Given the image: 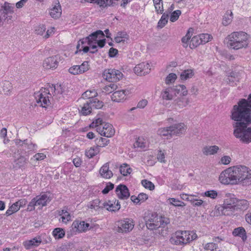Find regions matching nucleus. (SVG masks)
Listing matches in <instances>:
<instances>
[{
	"label": "nucleus",
	"mask_w": 251,
	"mask_h": 251,
	"mask_svg": "<svg viewBox=\"0 0 251 251\" xmlns=\"http://www.w3.org/2000/svg\"><path fill=\"white\" fill-rule=\"evenodd\" d=\"M230 118L234 121L232 124L233 134L245 143L251 142V94L247 99L240 100L231 110Z\"/></svg>",
	"instance_id": "1"
},
{
	"label": "nucleus",
	"mask_w": 251,
	"mask_h": 251,
	"mask_svg": "<svg viewBox=\"0 0 251 251\" xmlns=\"http://www.w3.org/2000/svg\"><path fill=\"white\" fill-rule=\"evenodd\" d=\"M250 36L243 31L233 32L227 37V45L234 50L246 48L249 45Z\"/></svg>",
	"instance_id": "2"
},
{
	"label": "nucleus",
	"mask_w": 251,
	"mask_h": 251,
	"mask_svg": "<svg viewBox=\"0 0 251 251\" xmlns=\"http://www.w3.org/2000/svg\"><path fill=\"white\" fill-rule=\"evenodd\" d=\"M197 235L193 231L178 230L170 239V242L174 245H183L196 239Z\"/></svg>",
	"instance_id": "3"
},
{
	"label": "nucleus",
	"mask_w": 251,
	"mask_h": 251,
	"mask_svg": "<svg viewBox=\"0 0 251 251\" xmlns=\"http://www.w3.org/2000/svg\"><path fill=\"white\" fill-rule=\"evenodd\" d=\"M56 85L52 84L48 85L47 87L42 88L39 94H37L36 96V101L38 104H40V106L43 107H47L50 104V100H49L50 95V97H55L56 95Z\"/></svg>",
	"instance_id": "4"
},
{
	"label": "nucleus",
	"mask_w": 251,
	"mask_h": 251,
	"mask_svg": "<svg viewBox=\"0 0 251 251\" xmlns=\"http://www.w3.org/2000/svg\"><path fill=\"white\" fill-rule=\"evenodd\" d=\"M169 223L168 219L158 217L156 214H152L151 217L146 221V226L150 230H153L160 227H164Z\"/></svg>",
	"instance_id": "5"
},
{
	"label": "nucleus",
	"mask_w": 251,
	"mask_h": 251,
	"mask_svg": "<svg viewBox=\"0 0 251 251\" xmlns=\"http://www.w3.org/2000/svg\"><path fill=\"white\" fill-rule=\"evenodd\" d=\"M97 96L98 93L95 90H87L83 93L82 97L79 100H90L91 101L92 106L94 108L100 109L102 107L103 104L102 101L99 100L96 98Z\"/></svg>",
	"instance_id": "6"
},
{
	"label": "nucleus",
	"mask_w": 251,
	"mask_h": 251,
	"mask_svg": "<svg viewBox=\"0 0 251 251\" xmlns=\"http://www.w3.org/2000/svg\"><path fill=\"white\" fill-rule=\"evenodd\" d=\"M220 181L224 184H236L234 170L232 168H229L223 171L219 177Z\"/></svg>",
	"instance_id": "7"
},
{
	"label": "nucleus",
	"mask_w": 251,
	"mask_h": 251,
	"mask_svg": "<svg viewBox=\"0 0 251 251\" xmlns=\"http://www.w3.org/2000/svg\"><path fill=\"white\" fill-rule=\"evenodd\" d=\"M103 77L109 82H117L123 78V74L118 70L108 69L104 71Z\"/></svg>",
	"instance_id": "8"
},
{
	"label": "nucleus",
	"mask_w": 251,
	"mask_h": 251,
	"mask_svg": "<svg viewBox=\"0 0 251 251\" xmlns=\"http://www.w3.org/2000/svg\"><path fill=\"white\" fill-rule=\"evenodd\" d=\"M14 4L7 2H5L3 5L1 6L0 12L2 16L4 21L8 22L9 20H11L12 18L11 15L14 12Z\"/></svg>",
	"instance_id": "9"
},
{
	"label": "nucleus",
	"mask_w": 251,
	"mask_h": 251,
	"mask_svg": "<svg viewBox=\"0 0 251 251\" xmlns=\"http://www.w3.org/2000/svg\"><path fill=\"white\" fill-rule=\"evenodd\" d=\"M97 132L101 135L107 138L112 137L115 134L113 126L109 123H104L102 126L97 127Z\"/></svg>",
	"instance_id": "10"
},
{
	"label": "nucleus",
	"mask_w": 251,
	"mask_h": 251,
	"mask_svg": "<svg viewBox=\"0 0 251 251\" xmlns=\"http://www.w3.org/2000/svg\"><path fill=\"white\" fill-rule=\"evenodd\" d=\"M134 227L132 220L126 219L119 222L117 231L118 232H127L131 231Z\"/></svg>",
	"instance_id": "11"
},
{
	"label": "nucleus",
	"mask_w": 251,
	"mask_h": 251,
	"mask_svg": "<svg viewBox=\"0 0 251 251\" xmlns=\"http://www.w3.org/2000/svg\"><path fill=\"white\" fill-rule=\"evenodd\" d=\"M59 58L58 55L48 57L43 61V66L46 69H55L58 66Z\"/></svg>",
	"instance_id": "12"
},
{
	"label": "nucleus",
	"mask_w": 251,
	"mask_h": 251,
	"mask_svg": "<svg viewBox=\"0 0 251 251\" xmlns=\"http://www.w3.org/2000/svg\"><path fill=\"white\" fill-rule=\"evenodd\" d=\"M104 37V34L103 31L100 30H98L90 34L88 36L82 38L81 41V44H86V42H90L91 41H92L93 42H95V43H97V41H98L99 39L103 38Z\"/></svg>",
	"instance_id": "13"
},
{
	"label": "nucleus",
	"mask_w": 251,
	"mask_h": 251,
	"mask_svg": "<svg viewBox=\"0 0 251 251\" xmlns=\"http://www.w3.org/2000/svg\"><path fill=\"white\" fill-rule=\"evenodd\" d=\"M89 226V224L84 221L75 220L73 223L71 228L73 232H82L87 230Z\"/></svg>",
	"instance_id": "14"
},
{
	"label": "nucleus",
	"mask_w": 251,
	"mask_h": 251,
	"mask_svg": "<svg viewBox=\"0 0 251 251\" xmlns=\"http://www.w3.org/2000/svg\"><path fill=\"white\" fill-rule=\"evenodd\" d=\"M115 192L118 198L121 200L127 199L130 196L129 190L124 184H120L116 188Z\"/></svg>",
	"instance_id": "15"
},
{
	"label": "nucleus",
	"mask_w": 251,
	"mask_h": 251,
	"mask_svg": "<svg viewBox=\"0 0 251 251\" xmlns=\"http://www.w3.org/2000/svg\"><path fill=\"white\" fill-rule=\"evenodd\" d=\"M150 64L145 62L138 64L134 69L135 73L139 75H147L150 72Z\"/></svg>",
	"instance_id": "16"
},
{
	"label": "nucleus",
	"mask_w": 251,
	"mask_h": 251,
	"mask_svg": "<svg viewBox=\"0 0 251 251\" xmlns=\"http://www.w3.org/2000/svg\"><path fill=\"white\" fill-rule=\"evenodd\" d=\"M171 132L173 136H180L183 134L186 130V126L184 123H179L170 126Z\"/></svg>",
	"instance_id": "17"
},
{
	"label": "nucleus",
	"mask_w": 251,
	"mask_h": 251,
	"mask_svg": "<svg viewBox=\"0 0 251 251\" xmlns=\"http://www.w3.org/2000/svg\"><path fill=\"white\" fill-rule=\"evenodd\" d=\"M128 90H118L114 92L111 96V100L116 102H120L126 99V96L129 94Z\"/></svg>",
	"instance_id": "18"
},
{
	"label": "nucleus",
	"mask_w": 251,
	"mask_h": 251,
	"mask_svg": "<svg viewBox=\"0 0 251 251\" xmlns=\"http://www.w3.org/2000/svg\"><path fill=\"white\" fill-rule=\"evenodd\" d=\"M189 100L184 96L178 97L174 100L173 106L176 110L186 107L189 103Z\"/></svg>",
	"instance_id": "19"
},
{
	"label": "nucleus",
	"mask_w": 251,
	"mask_h": 251,
	"mask_svg": "<svg viewBox=\"0 0 251 251\" xmlns=\"http://www.w3.org/2000/svg\"><path fill=\"white\" fill-rule=\"evenodd\" d=\"M238 183L245 186L251 185V170L249 168H246Z\"/></svg>",
	"instance_id": "20"
},
{
	"label": "nucleus",
	"mask_w": 251,
	"mask_h": 251,
	"mask_svg": "<svg viewBox=\"0 0 251 251\" xmlns=\"http://www.w3.org/2000/svg\"><path fill=\"white\" fill-rule=\"evenodd\" d=\"M238 183L245 186L251 185V170L249 168H246Z\"/></svg>",
	"instance_id": "21"
},
{
	"label": "nucleus",
	"mask_w": 251,
	"mask_h": 251,
	"mask_svg": "<svg viewBox=\"0 0 251 251\" xmlns=\"http://www.w3.org/2000/svg\"><path fill=\"white\" fill-rule=\"evenodd\" d=\"M87 1L92 3H95L102 8L107 7L108 6H114L117 4V2L114 1H118L119 0H86Z\"/></svg>",
	"instance_id": "22"
},
{
	"label": "nucleus",
	"mask_w": 251,
	"mask_h": 251,
	"mask_svg": "<svg viewBox=\"0 0 251 251\" xmlns=\"http://www.w3.org/2000/svg\"><path fill=\"white\" fill-rule=\"evenodd\" d=\"M62 9L59 2L52 5V7L50 9V15L51 18L56 19L61 17Z\"/></svg>",
	"instance_id": "23"
},
{
	"label": "nucleus",
	"mask_w": 251,
	"mask_h": 251,
	"mask_svg": "<svg viewBox=\"0 0 251 251\" xmlns=\"http://www.w3.org/2000/svg\"><path fill=\"white\" fill-rule=\"evenodd\" d=\"M100 176L103 178L109 179L113 175L112 172L109 170V163H105L100 169Z\"/></svg>",
	"instance_id": "24"
},
{
	"label": "nucleus",
	"mask_w": 251,
	"mask_h": 251,
	"mask_svg": "<svg viewBox=\"0 0 251 251\" xmlns=\"http://www.w3.org/2000/svg\"><path fill=\"white\" fill-rule=\"evenodd\" d=\"M41 242V238L40 237H35L32 239L24 242L23 243V245L26 249L29 250L38 246Z\"/></svg>",
	"instance_id": "25"
},
{
	"label": "nucleus",
	"mask_w": 251,
	"mask_h": 251,
	"mask_svg": "<svg viewBox=\"0 0 251 251\" xmlns=\"http://www.w3.org/2000/svg\"><path fill=\"white\" fill-rule=\"evenodd\" d=\"M49 194L45 193L35 197L37 205L41 207L46 206L47 203H49L51 201Z\"/></svg>",
	"instance_id": "26"
},
{
	"label": "nucleus",
	"mask_w": 251,
	"mask_h": 251,
	"mask_svg": "<svg viewBox=\"0 0 251 251\" xmlns=\"http://www.w3.org/2000/svg\"><path fill=\"white\" fill-rule=\"evenodd\" d=\"M12 89L11 83L5 80L0 84V92L4 95H10Z\"/></svg>",
	"instance_id": "27"
},
{
	"label": "nucleus",
	"mask_w": 251,
	"mask_h": 251,
	"mask_svg": "<svg viewBox=\"0 0 251 251\" xmlns=\"http://www.w3.org/2000/svg\"><path fill=\"white\" fill-rule=\"evenodd\" d=\"M93 107L94 108L91 101L90 100H85L83 102L82 106H81L80 111L83 115H87L91 113Z\"/></svg>",
	"instance_id": "28"
},
{
	"label": "nucleus",
	"mask_w": 251,
	"mask_h": 251,
	"mask_svg": "<svg viewBox=\"0 0 251 251\" xmlns=\"http://www.w3.org/2000/svg\"><path fill=\"white\" fill-rule=\"evenodd\" d=\"M107 204L101 203L99 199H96L90 201L87 205V207L91 209L98 210L99 209H103L105 207Z\"/></svg>",
	"instance_id": "29"
},
{
	"label": "nucleus",
	"mask_w": 251,
	"mask_h": 251,
	"mask_svg": "<svg viewBox=\"0 0 251 251\" xmlns=\"http://www.w3.org/2000/svg\"><path fill=\"white\" fill-rule=\"evenodd\" d=\"M247 167L245 166H236L232 167V170H234L235 179H236V184L242 177L243 173Z\"/></svg>",
	"instance_id": "30"
},
{
	"label": "nucleus",
	"mask_w": 251,
	"mask_h": 251,
	"mask_svg": "<svg viewBox=\"0 0 251 251\" xmlns=\"http://www.w3.org/2000/svg\"><path fill=\"white\" fill-rule=\"evenodd\" d=\"M219 150V148L216 145L204 147L202 149L203 153L206 155L216 154Z\"/></svg>",
	"instance_id": "31"
},
{
	"label": "nucleus",
	"mask_w": 251,
	"mask_h": 251,
	"mask_svg": "<svg viewBox=\"0 0 251 251\" xmlns=\"http://www.w3.org/2000/svg\"><path fill=\"white\" fill-rule=\"evenodd\" d=\"M103 203L107 204V205H105V208L107 210L110 211H117L121 207L120 202L118 200H115L114 203H112L110 201H109L108 202H103Z\"/></svg>",
	"instance_id": "32"
},
{
	"label": "nucleus",
	"mask_w": 251,
	"mask_h": 251,
	"mask_svg": "<svg viewBox=\"0 0 251 251\" xmlns=\"http://www.w3.org/2000/svg\"><path fill=\"white\" fill-rule=\"evenodd\" d=\"M171 88L173 89V92H175V95L180 94L182 96H185L187 95V90L184 85H177Z\"/></svg>",
	"instance_id": "33"
},
{
	"label": "nucleus",
	"mask_w": 251,
	"mask_h": 251,
	"mask_svg": "<svg viewBox=\"0 0 251 251\" xmlns=\"http://www.w3.org/2000/svg\"><path fill=\"white\" fill-rule=\"evenodd\" d=\"M232 234L235 236L241 237L243 241L247 239L246 232L243 227H239L235 228L232 232Z\"/></svg>",
	"instance_id": "34"
},
{
	"label": "nucleus",
	"mask_w": 251,
	"mask_h": 251,
	"mask_svg": "<svg viewBox=\"0 0 251 251\" xmlns=\"http://www.w3.org/2000/svg\"><path fill=\"white\" fill-rule=\"evenodd\" d=\"M171 131V129L170 128V126L160 128L157 130V134L161 136H167L168 139L172 137Z\"/></svg>",
	"instance_id": "35"
},
{
	"label": "nucleus",
	"mask_w": 251,
	"mask_h": 251,
	"mask_svg": "<svg viewBox=\"0 0 251 251\" xmlns=\"http://www.w3.org/2000/svg\"><path fill=\"white\" fill-rule=\"evenodd\" d=\"M237 201V199L235 198L234 194L231 193L226 194V199L224 202L225 204L229 205L230 203L236 204Z\"/></svg>",
	"instance_id": "36"
},
{
	"label": "nucleus",
	"mask_w": 251,
	"mask_h": 251,
	"mask_svg": "<svg viewBox=\"0 0 251 251\" xmlns=\"http://www.w3.org/2000/svg\"><path fill=\"white\" fill-rule=\"evenodd\" d=\"M65 234L64 230L62 228H55L52 231V235L55 239L63 238Z\"/></svg>",
	"instance_id": "37"
},
{
	"label": "nucleus",
	"mask_w": 251,
	"mask_h": 251,
	"mask_svg": "<svg viewBox=\"0 0 251 251\" xmlns=\"http://www.w3.org/2000/svg\"><path fill=\"white\" fill-rule=\"evenodd\" d=\"M95 142L97 145L96 146L100 149V147H104L107 146L109 143V140L100 137V138H97Z\"/></svg>",
	"instance_id": "38"
},
{
	"label": "nucleus",
	"mask_w": 251,
	"mask_h": 251,
	"mask_svg": "<svg viewBox=\"0 0 251 251\" xmlns=\"http://www.w3.org/2000/svg\"><path fill=\"white\" fill-rule=\"evenodd\" d=\"M232 12L230 10H227L223 17L222 24L224 25H227L232 21Z\"/></svg>",
	"instance_id": "39"
},
{
	"label": "nucleus",
	"mask_w": 251,
	"mask_h": 251,
	"mask_svg": "<svg viewBox=\"0 0 251 251\" xmlns=\"http://www.w3.org/2000/svg\"><path fill=\"white\" fill-rule=\"evenodd\" d=\"M100 151V149L96 146L95 148L91 147L90 149L85 151V155L89 158L93 157L97 155Z\"/></svg>",
	"instance_id": "40"
},
{
	"label": "nucleus",
	"mask_w": 251,
	"mask_h": 251,
	"mask_svg": "<svg viewBox=\"0 0 251 251\" xmlns=\"http://www.w3.org/2000/svg\"><path fill=\"white\" fill-rule=\"evenodd\" d=\"M172 92H173V89L171 88L166 89L161 93L162 99L166 100H171L173 99V96L171 94Z\"/></svg>",
	"instance_id": "41"
},
{
	"label": "nucleus",
	"mask_w": 251,
	"mask_h": 251,
	"mask_svg": "<svg viewBox=\"0 0 251 251\" xmlns=\"http://www.w3.org/2000/svg\"><path fill=\"white\" fill-rule=\"evenodd\" d=\"M117 85L116 84L111 83L104 86L103 88L102 92L106 94H109L115 91L117 89Z\"/></svg>",
	"instance_id": "42"
},
{
	"label": "nucleus",
	"mask_w": 251,
	"mask_h": 251,
	"mask_svg": "<svg viewBox=\"0 0 251 251\" xmlns=\"http://www.w3.org/2000/svg\"><path fill=\"white\" fill-rule=\"evenodd\" d=\"M59 215L61 216L62 222L64 223H67V222L71 220V216L70 213L67 211V210L64 209L59 211Z\"/></svg>",
	"instance_id": "43"
},
{
	"label": "nucleus",
	"mask_w": 251,
	"mask_h": 251,
	"mask_svg": "<svg viewBox=\"0 0 251 251\" xmlns=\"http://www.w3.org/2000/svg\"><path fill=\"white\" fill-rule=\"evenodd\" d=\"M201 44V42L199 35L195 36L191 39L189 47L191 49H194L197 47Z\"/></svg>",
	"instance_id": "44"
},
{
	"label": "nucleus",
	"mask_w": 251,
	"mask_h": 251,
	"mask_svg": "<svg viewBox=\"0 0 251 251\" xmlns=\"http://www.w3.org/2000/svg\"><path fill=\"white\" fill-rule=\"evenodd\" d=\"M169 15L165 13L162 14V16L158 23L157 26L162 28H163L168 23Z\"/></svg>",
	"instance_id": "45"
},
{
	"label": "nucleus",
	"mask_w": 251,
	"mask_h": 251,
	"mask_svg": "<svg viewBox=\"0 0 251 251\" xmlns=\"http://www.w3.org/2000/svg\"><path fill=\"white\" fill-rule=\"evenodd\" d=\"M19 209V207L16 202L9 207V208L6 211L5 215L7 216H10L12 214L17 212Z\"/></svg>",
	"instance_id": "46"
},
{
	"label": "nucleus",
	"mask_w": 251,
	"mask_h": 251,
	"mask_svg": "<svg viewBox=\"0 0 251 251\" xmlns=\"http://www.w3.org/2000/svg\"><path fill=\"white\" fill-rule=\"evenodd\" d=\"M120 172L123 176H126L131 173V169L126 164H123L120 167Z\"/></svg>",
	"instance_id": "47"
},
{
	"label": "nucleus",
	"mask_w": 251,
	"mask_h": 251,
	"mask_svg": "<svg viewBox=\"0 0 251 251\" xmlns=\"http://www.w3.org/2000/svg\"><path fill=\"white\" fill-rule=\"evenodd\" d=\"M237 208H240L242 210L247 209L248 207L249 203L247 200H238L236 204Z\"/></svg>",
	"instance_id": "48"
},
{
	"label": "nucleus",
	"mask_w": 251,
	"mask_h": 251,
	"mask_svg": "<svg viewBox=\"0 0 251 251\" xmlns=\"http://www.w3.org/2000/svg\"><path fill=\"white\" fill-rule=\"evenodd\" d=\"M27 162V159L25 157L21 156L15 160V167L18 168L23 167L25 166Z\"/></svg>",
	"instance_id": "49"
},
{
	"label": "nucleus",
	"mask_w": 251,
	"mask_h": 251,
	"mask_svg": "<svg viewBox=\"0 0 251 251\" xmlns=\"http://www.w3.org/2000/svg\"><path fill=\"white\" fill-rule=\"evenodd\" d=\"M193 72L192 70H185L181 73L180 78L182 80H186L192 77Z\"/></svg>",
	"instance_id": "50"
},
{
	"label": "nucleus",
	"mask_w": 251,
	"mask_h": 251,
	"mask_svg": "<svg viewBox=\"0 0 251 251\" xmlns=\"http://www.w3.org/2000/svg\"><path fill=\"white\" fill-rule=\"evenodd\" d=\"M81 40L82 39L79 40L78 42V44L76 46V49L77 50L75 52V53H77L78 51H81V50H82L84 53H86L89 50V47L88 46H86V44H81Z\"/></svg>",
	"instance_id": "51"
},
{
	"label": "nucleus",
	"mask_w": 251,
	"mask_h": 251,
	"mask_svg": "<svg viewBox=\"0 0 251 251\" xmlns=\"http://www.w3.org/2000/svg\"><path fill=\"white\" fill-rule=\"evenodd\" d=\"M98 116H99L98 115L97 118L96 119L95 121H93L90 125V127H96L97 130L98 127L102 126L104 124V123L103 122L102 119Z\"/></svg>",
	"instance_id": "52"
},
{
	"label": "nucleus",
	"mask_w": 251,
	"mask_h": 251,
	"mask_svg": "<svg viewBox=\"0 0 251 251\" xmlns=\"http://www.w3.org/2000/svg\"><path fill=\"white\" fill-rule=\"evenodd\" d=\"M144 141V138L139 137L134 144V146L135 148L145 149L146 148V142Z\"/></svg>",
	"instance_id": "53"
},
{
	"label": "nucleus",
	"mask_w": 251,
	"mask_h": 251,
	"mask_svg": "<svg viewBox=\"0 0 251 251\" xmlns=\"http://www.w3.org/2000/svg\"><path fill=\"white\" fill-rule=\"evenodd\" d=\"M199 36L200 38L201 44H205L209 42L212 38L211 36L208 34H201L199 35Z\"/></svg>",
	"instance_id": "54"
},
{
	"label": "nucleus",
	"mask_w": 251,
	"mask_h": 251,
	"mask_svg": "<svg viewBox=\"0 0 251 251\" xmlns=\"http://www.w3.org/2000/svg\"><path fill=\"white\" fill-rule=\"evenodd\" d=\"M141 183L145 188L149 189L150 190H152L154 189V184L149 180L147 179L142 180Z\"/></svg>",
	"instance_id": "55"
},
{
	"label": "nucleus",
	"mask_w": 251,
	"mask_h": 251,
	"mask_svg": "<svg viewBox=\"0 0 251 251\" xmlns=\"http://www.w3.org/2000/svg\"><path fill=\"white\" fill-rule=\"evenodd\" d=\"M26 144H25L24 149L27 150V151H34L36 149L37 145L26 140Z\"/></svg>",
	"instance_id": "56"
},
{
	"label": "nucleus",
	"mask_w": 251,
	"mask_h": 251,
	"mask_svg": "<svg viewBox=\"0 0 251 251\" xmlns=\"http://www.w3.org/2000/svg\"><path fill=\"white\" fill-rule=\"evenodd\" d=\"M46 30V28L45 26L43 25H41L36 27L35 31L36 34L38 35L44 36Z\"/></svg>",
	"instance_id": "57"
},
{
	"label": "nucleus",
	"mask_w": 251,
	"mask_h": 251,
	"mask_svg": "<svg viewBox=\"0 0 251 251\" xmlns=\"http://www.w3.org/2000/svg\"><path fill=\"white\" fill-rule=\"evenodd\" d=\"M228 75L236 82H239L241 79V73L240 72L232 71Z\"/></svg>",
	"instance_id": "58"
},
{
	"label": "nucleus",
	"mask_w": 251,
	"mask_h": 251,
	"mask_svg": "<svg viewBox=\"0 0 251 251\" xmlns=\"http://www.w3.org/2000/svg\"><path fill=\"white\" fill-rule=\"evenodd\" d=\"M181 12L180 10H177L174 11L171 15L170 21L172 22L176 21L180 15Z\"/></svg>",
	"instance_id": "59"
},
{
	"label": "nucleus",
	"mask_w": 251,
	"mask_h": 251,
	"mask_svg": "<svg viewBox=\"0 0 251 251\" xmlns=\"http://www.w3.org/2000/svg\"><path fill=\"white\" fill-rule=\"evenodd\" d=\"M204 196L212 199H215L218 196V193L215 190H209L205 192Z\"/></svg>",
	"instance_id": "60"
},
{
	"label": "nucleus",
	"mask_w": 251,
	"mask_h": 251,
	"mask_svg": "<svg viewBox=\"0 0 251 251\" xmlns=\"http://www.w3.org/2000/svg\"><path fill=\"white\" fill-rule=\"evenodd\" d=\"M221 211L222 213L224 215L229 216L233 214L234 211L235 209H229V208H226L225 206H222L221 207Z\"/></svg>",
	"instance_id": "61"
},
{
	"label": "nucleus",
	"mask_w": 251,
	"mask_h": 251,
	"mask_svg": "<svg viewBox=\"0 0 251 251\" xmlns=\"http://www.w3.org/2000/svg\"><path fill=\"white\" fill-rule=\"evenodd\" d=\"M176 75L174 73L170 74L166 78V83L169 84L174 82L176 79Z\"/></svg>",
	"instance_id": "62"
},
{
	"label": "nucleus",
	"mask_w": 251,
	"mask_h": 251,
	"mask_svg": "<svg viewBox=\"0 0 251 251\" xmlns=\"http://www.w3.org/2000/svg\"><path fill=\"white\" fill-rule=\"evenodd\" d=\"M186 199L188 201H190L191 202L192 204L195 206H201L203 203V201L201 200L192 199L191 197H187V198H186Z\"/></svg>",
	"instance_id": "63"
},
{
	"label": "nucleus",
	"mask_w": 251,
	"mask_h": 251,
	"mask_svg": "<svg viewBox=\"0 0 251 251\" xmlns=\"http://www.w3.org/2000/svg\"><path fill=\"white\" fill-rule=\"evenodd\" d=\"M217 247L216 244L211 242L206 244L204 246V248L206 250L214 251V250L217 249Z\"/></svg>",
	"instance_id": "64"
}]
</instances>
